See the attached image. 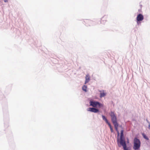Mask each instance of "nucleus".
Wrapping results in <instances>:
<instances>
[{
  "mask_svg": "<svg viewBox=\"0 0 150 150\" xmlns=\"http://www.w3.org/2000/svg\"><path fill=\"white\" fill-rule=\"evenodd\" d=\"M8 0H4V1L5 2H7L8 1Z\"/></svg>",
  "mask_w": 150,
  "mask_h": 150,
  "instance_id": "nucleus-23",
  "label": "nucleus"
},
{
  "mask_svg": "<svg viewBox=\"0 0 150 150\" xmlns=\"http://www.w3.org/2000/svg\"><path fill=\"white\" fill-rule=\"evenodd\" d=\"M143 138L145 139L146 140L149 141V137L146 136V134L144 133H142V134Z\"/></svg>",
  "mask_w": 150,
  "mask_h": 150,
  "instance_id": "nucleus-10",
  "label": "nucleus"
},
{
  "mask_svg": "<svg viewBox=\"0 0 150 150\" xmlns=\"http://www.w3.org/2000/svg\"><path fill=\"white\" fill-rule=\"evenodd\" d=\"M148 128L150 130V123H149V124Z\"/></svg>",
  "mask_w": 150,
  "mask_h": 150,
  "instance_id": "nucleus-22",
  "label": "nucleus"
},
{
  "mask_svg": "<svg viewBox=\"0 0 150 150\" xmlns=\"http://www.w3.org/2000/svg\"><path fill=\"white\" fill-rule=\"evenodd\" d=\"M114 126L115 127V129L116 131V132L119 131V130H118V128H117L116 126Z\"/></svg>",
  "mask_w": 150,
  "mask_h": 150,
  "instance_id": "nucleus-17",
  "label": "nucleus"
},
{
  "mask_svg": "<svg viewBox=\"0 0 150 150\" xmlns=\"http://www.w3.org/2000/svg\"><path fill=\"white\" fill-rule=\"evenodd\" d=\"M146 121L149 124V123H150V122H149V121L148 120V119H146Z\"/></svg>",
  "mask_w": 150,
  "mask_h": 150,
  "instance_id": "nucleus-21",
  "label": "nucleus"
},
{
  "mask_svg": "<svg viewBox=\"0 0 150 150\" xmlns=\"http://www.w3.org/2000/svg\"><path fill=\"white\" fill-rule=\"evenodd\" d=\"M126 139H127V142H126V144H128L129 143V139H128V137H127L126 138Z\"/></svg>",
  "mask_w": 150,
  "mask_h": 150,
  "instance_id": "nucleus-18",
  "label": "nucleus"
},
{
  "mask_svg": "<svg viewBox=\"0 0 150 150\" xmlns=\"http://www.w3.org/2000/svg\"><path fill=\"white\" fill-rule=\"evenodd\" d=\"M105 16H104L101 19V21H100V23L101 24H104L105 23L106 21V20H102V19H103V18Z\"/></svg>",
  "mask_w": 150,
  "mask_h": 150,
  "instance_id": "nucleus-14",
  "label": "nucleus"
},
{
  "mask_svg": "<svg viewBox=\"0 0 150 150\" xmlns=\"http://www.w3.org/2000/svg\"><path fill=\"white\" fill-rule=\"evenodd\" d=\"M118 137V139H117V143L118 146H121L126 142L124 134H121L119 139Z\"/></svg>",
  "mask_w": 150,
  "mask_h": 150,
  "instance_id": "nucleus-5",
  "label": "nucleus"
},
{
  "mask_svg": "<svg viewBox=\"0 0 150 150\" xmlns=\"http://www.w3.org/2000/svg\"><path fill=\"white\" fill-rule=\"evenodd\" d=\"M85 80H87L88 81H89L90 80V76L88 74L86 75Z\"/></svg>",
  "mask_w": 150,
  "mask_h": 150,
  "instance_id": "nucleus-12",
  "label": "nucleus"
},
{
  "mask_svg": "<svg viewBox=\"0 0 150 150\" xmlns=\"http://www.w3.org/2000/svg\"><path fill=\"white\" fill-rule=\"evenodd\" d=\"M89 81H87V80H85V81L84 84H86L87 83H88Z\"/></svg>",
  "mask_w": 150,
  "mask_h": 150,
  "instance_id": "nucleus-20",
  "label": "nucleus"
},
{
  "mask_svg": "<svg viewBox=\"0 0 150 150\" xmlns=\"http://www.w3.org/2000/svg\"><path fill=\"white\" fill-rule=\"evenodd\" d=\"M86 22H85V21H84L86 23V22H88L89 23H91L93 22L92 21L89 20H86Z\"/></svg>",
  "mask_w": 150,
  "mask_h": 150,
  "instance_id": "nucleus-15",
  "label": "nucleus"
},
{
  "mask_svg": "<svg viewBox=\"0 0 150 150\" xmlns=\"http://www.w3.org/2000/svg\"><path fill=\"white\" fill-rule=\"evenodd\" d=\"M122 146V147H124V148L125 149H126L127 150H131V147L130 146L127 147V146L126 142L123 144L121 145V146H120L118 147H121Z\"/></svg>",
  "mask_w": 150,
  "mask_h": 150,
  "instance_id": "nucleus-8",
  "label": "nucleus"
},
{
  "mask_svg": "<svg viewBox=\"0 0 150 150\" xmlns=\"http://www.w3.org/2000/svg\"><path fill=\"white\" fill-rule=\"evenodd\" d=\"M109 114L111 117V121L114 126H116L118 128L119 127L121 129L123 128L122 125H120L118 122L117 115L113 111H111Z\"/></svg>",
  "mask_w": 150,
  "mask_h": 150,
  "instance_id": "nucleus-1",
  "label": "nucleus"
},
{
  "mask_svg": "<svg viewBox=\"0 0 150 150\" xmlns=\"http://www.w3.org/2000/svg\"><path fill=\"white\" fill-rule=\"evenodd\" d=\"M88 111H89L94 113H98L101 112L98 109L93 107H89L87 109Z\"/></svg>",
  "mask_w": 150,
  "mask_h": 150,
  "instance_id": "nucleus-6",
  "label": "nucleus"
},
{
  "mask_svg": "<svg viewBox=\"0 0 150 150\" xmlns=\"http://www.w3.org/2000/svg\"><path fill=\"white\" fill-rule=\"evenodd\" d=\"M101 116L103 120L105 121V123L109 127L111 132L112 133H115V132L112 128V125L110 122L108 120L106 116L103 115H102Z\"/></svg>",
  "mask_w": 150,
  "mask_h": 150,
  "instance_id": "nucleus-4",
  "label": "nucleus"
},
{
  "mask_svg": "<svg viewBox=\"0 0 150 150\" xmlns=\"http://www.w3.org/2000/svg\"><path fill=\"white\" fill-rule=\"evenodd\" d=\"M141 10L139 9L138 11H140Z\"/></svg>",
  "mask_w": 150,
  "mask_h": 150,
  "instance_id": "nucleus-24",
  "label": "nucleus"
},
{
  "mask_svg": "<svg viewBox=\"0 0 150 150\" xmlns=\"http://www.w3.org/2000/svg\"><path fill=\"white\" fill-rule=\"evenodd\" d=\"M105 95H106V93H100V98H102L103 97H104L105 96Z\"/></svg>",
  "mask_w": 150,
  "mask_h": 150,
  "instance_id": "nucleus-13",
  "label": "nucleus"
},
{
  "mask_svg": "<svg viewBox=\"0 0 150 150\" xmlns=\"http://www.w3.org/2000/svg\"><path fill=\"white\" fill-rule=\"evenodd\" d=\"M87 86L86 85H84L82 87V90L85 92H87Z\"/></svg>",
  "mask_w": 150,
  "mask_h": 150,
  "instance_id": "nucleus-11",
  "label": "nucleus"
},
{
  "mask_svg": "<svg viewBox=\"0 0 150 150\" xmlns=\"http://www.w3.org/2000/svg\"><path fill=\"white\" fill-rule=\"evenodd\" d=\"M144 17L142 14L141 13H138L136 18L137 25H141L142 21L144 19Z\"/></svg>",
  "mask_w": 150,
  "mask_h": 150,
  "instance_id": "nucleus-3",
  "label": "nucleus"
},
{
  "mask_svg": "<svg viewBox=\"0 0 150 150\" xmlns=\"http://www.w3.org/2000/svg\"><path fill=\"white\" fill-rule=\"evenodd\" d=\"M133 148L134 150H140L141 142L139 138L135 137L133 139Z\"/></svg>",
  "mask_w": 150,
  "mask_h": 150,
  "instance_id": "nucleus-2",
  "label": "nucleus"
},
{
  "mask_svg": "<svg viewBox=\"0 0 150 150\" xmlns=\"http://www.w3.org/2000/svg\"><path fill=\"white\" fill-rule=\"evenodd\" d=\"M98 101L96 100H90L89 102V105L93 107H97Z\"/></svg>",
  "mask_w": 150,
  "mask_h": 150,
  "instance_id": "nucleus-7",
  "label": "nucleus"
},
{
  "mask_svg": "<svg viewBox=\"0 0 150 150\" xmlns=\"http://www.w3.org/2000/svg\"><path fill=\"white\" fill-rule=\"evenodd\" d=\"M120 134H124L123 128L122 129L120 130Z\"/></svg>",
  "mask_w": 150,
  "mask_h": 150,
  "instance_id": "nucleus-16",
  "label": "nucleus"
},
{
  "mask_svg": "<svg viewBox=\"0 0 150 150\" xmlns=\"http://www.w3.org/2000/svg\"><path fill=\"white\" fill-rule=\"evenodd\" d=\"M117 139H118V137H119L120 136V132L119 131L117 132Z\"/></svg>",
  "mask_w": 150,
  "mask_h": 150,
  "instance_id": "nucleus-19",
  "label": "nucleus"
},
{
  "mask_svg": "<svg viewBox=\"0 0 150 150\" xmlns=\"http://www.w3.org/2000/svg\"><path fill=\"white\" fill-rule=\"evenodd\" d=\"M99 107L101 109H103L104 108V105L103 104H102L100 103L98 101L97 107Z\"/></svg>",
  "mask_w": 150,
  "mask_h": 150,
  "instance_id": "nucleus-9",
  "label": "nucleus"
}]
</instances>
